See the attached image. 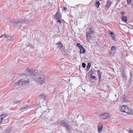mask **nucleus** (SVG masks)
<instances>
[{"label": "nucleus", "mask_w": 133, "mask_h": 133, "mask_svg": "<svg viewBox=\"0 0 133 133\" xmlns=\"http://www.w3.org/2000/svg\"><path fill=\"white\" fill-rule=\"evenodd\" d=\"M95 33L94 29L90 26H89L87 29L86 40L89 42L90 40L94 38V34Z\"/></svg>", "instance_id": "obj_1"}, {"label": "nucleus", "mask_w": 133, "mask_h": 133, "mask_svg": "<svg viewBox=\"0 0 133 133\" xmlns=\"http://www.w3.org/2000/svg\"><path fill=\"white\" fill-rule=\"evenodd\" d=\"M122 77H123L124 78L126 77V76L124 74H122Z\"/></svg>", "instance_id": "obj_35"}, {"label": "nucleus", "mask_w": 133, "mask_h": 133, "mask_svg": "<svg viewBox=\"0 0 133 133\" xmlns=\"http://www.w3.org/2000/svg\"><path fill=\"white\" fill-rule=\"evenodd\" d=\"M61 28H60L59 26H58V30L59 32H61V31H60Z\"/></svg>", "instance_id": "obj_34"}, {"label": "nucleus", "mask_w": 133, "mask_h": 133, "mask_svg": "<svg viewBox=\"0 0 133 133\" xmlns=\"http://www.w3.org/2000/svg\"><path fill=\"white\" fill-rule=\"evenodd\" d=\"M97 73L98 75V77L99 78V80L101 78V72L99 70H98L97 71Z\"/></svg>", "instance_id": "obj_16"}, {"label": "nucleus", "mask_w": 133, "mask_h": 133, "mask_svg": "<svg viewBox=\"0 0 133 133\" xmlns=\"http://www.w3.org/2000/svg\"><path fill=\"white\" fill-rule=\"evenodd\" d=\"M116 47L115 46H112L111 48V50L112 51H114L116 49Z\"/></svg>", "instance_id": "obj_25"}, {"label": "nucleus", "mask_w": 133, "mask_h": 133, "mask_svg": "<svg viewBox=\"0 0 133 133\" xmlns=\"http://www.w3.org/2000/svg\"><path fill=\"white\" fill-rule=\"evenodd\" d=\"M63 9H64V10H66V9H67V8H66V7H64V8H63Z\"/></svg>", "instance_id": "obj_36"}, {"label": "nucleus", "mask_w": 133, "mask_h": 133, "mask_svg": "<svg viewBox=\"0 0 133 133\" xmlns=\"http://www.w3.org/2000/svg\"><path fill=\"white\" fill-rule=\"evenodd\" d=\"M98 131L99 132H100L102 131L103 128V125L101 123L99 124L98 126Z\"/></svg>", "instance_id": "obj_12"}, {"label": "nucleus", "mask_w": 133, "mask_h": 133, "mask_svg": "<svg viewBox=\"0 0 133 133\" xmlns=\"http://www.w3.org/2000/svg\"><path fill=\"white\" fill-rule=\"evenodd\" d=\"M19 101H17V102L16 103H19Z\"/></svg>", "instance_id": "obj_42"}, {"label": "nucleus", "mask_w": 133, "mask_h": 133, "mask_svg": "<svg viewBox=\"0 0 133 133\" xmlns=\"http://www.w3.org/2000/svg\"><path fill=\"white\" fill-rule=\"evenodd\" d=\"M120 110L121 111L126 113L127 114H131L132 113V110L129 109L128 107L125 105H123L120 107Z\"/></svg>", "instance_id": "obj_3"}, {"label": "nucleus", "mask_w": 133, "mask_h": 133, "mask_svg": "<svg viewBox=\"0 0 133 133\" xmlns=\"http://www.w3.org/2000/svg\"><path fill=\"white\" fill-rule=\"evenodd\" d=\"M115 96H116V95H115Z\"/></svg>", "instance_id": "obj_44"}, {"label": "nucleus", "mask_w": 133, "mask_h": 133, "mask_svg": "<svg viewBox=\"0 0 133 133\" xmlns=\"http://www.w3.org/2000/svg\"><path fill=\"white\" fill-rule=\"evenodd\" d=\"M56 45L57 46V48L59 49H61L62 48V44L61 42H59L56 43Z\"/></svg>", "instance_id": "obj_11"}, {"label": "nucleus", "mask_w": 133, "mask_h": 133, "mask_svg": "<svg viewBox=\"0 0 133 133\" xmlns=\"http://www.w3.org/2000/svg\"><path fill=\"white\" fill-rule=\"evenodd\" d=\"M8 35H7L6 34H4L3 35V36L4 38H8Z\"/></svg>", "instance_id": "obj_26"}, {"label": "nucleus", "mask_w": 133, "mask_h": 133, "mask_svg": "<svg viewBox=\"0 0 133 133\" xmlns=\"http://www.w3.org/2000/svg\"><path fill=\"white\" fill-rule=\"evenodd\" d=\"M125 98V95H124L123 96V98H124V99Z\"/></svg>", "instance_id": "obj_39"}, {"label": "nucleus", "mask_w": 133, "mask_h": 133, "mask_svg": "<svg viewBox=\"0 0 133 133\" xmlns=\"http://www.w3.org/2000/svg\"><path fill=\"white\" fill-rule=\"evenodd\" d=\"M34 80L39 84L42 85L45 82L44 77L43 75L36 77L34 78Z\"/></svg>", "instance_id": "obj_2"}, {"label": "nucleus", "mask_w": 133, "mask_h": 133, "mask_svg": "<svg viewBox=\"0 0 133 133\" xmlns=\"http://www.w3.org/2000/svg\"><path fill=\"white\" fill-rule=\"evenodd\" d=\"M40 97L41 99L44 98V100L45 98V95L44 94H43L40 96Z\"/></svg>", "instance_id": "obj_17"}, {"label": "nucleus", "mask_w": 133, "mask_h": 133, "mask_svg": "<svg viewBox=\"0 0 133 133\" xmlns=\"http://www.w3.org/2000/svg\"><path fill=\"white\" fill-rule=\"evenodd\" d=\"M55 18L56 19H61L62 16L60 14L59 11L57 12L55 14Z\"/></svg>", "instance_id": "obj_8"}, {"label": "nucleus", "mask_w": 133, "mask_h": 133, "mask_svg": "<svg viewBox=\"0 0 133 133\" xmlns=\"http://www.w3.org/2000/svg\"><path fill=\"white\" fill-rule=\"evenodd\" d=\"M109 116V114L107 113H104L102 115H99V117L101 119H105Z\"/></svg>", "instance_id": "obj_6"}, {"label": "nucleus", "mask_w": 133, "mask_h": 133, "mask_svg": "<svg viewBox=\"0 0 133 133\" xmlns=\"http://www.w3.org/2000/svg\"><path fill=\"white\" fill-rule=\"evenodd\" d=\"M95 71L94 70H91L89 72V74H90L91 76H92V74H94Z\"/></svg>", "instance_id": "obj_23"}, {"label": "nucleus", "mask_w": 133, "mask_h": 133, "mask_svg": "<svg viewBox=\"0 0 133 133\" xmlns=\"http://www.w3.org/2000/svg\"><path fill=\"white\" fill-rule=\"evenodd\" d=\"M77 46L78 47V48H79V49H81L83 47L79 43H77Z\"/></svg>", "instance_id": "obj_24"}, {"label": "nucleus", "mask_w": 133, "mask_h": 133, "mask_svg": "<svg viewBox=\"0 0 133 133\" xmlns=\"http://www.w3.org/2000/svg\"><path fill=\"white\" fill-rule=\"evenodd\" d=\"M61 125L63 126L64 127L66 128V130H68L69 129V126L70 125H68L67 123L62 122L61 123Z\"/></svg>", "instance_id": "obj_9"}, {"label": "nucleus", "mask_w": 133, "mask_h": 133, "mask_svg": "<svg viewBox=\"0 0 133 133\" xmlns=\"http://www.w3.org/2000/svg\"><path fill=\"white\" fill-rule=\"evenodd\" d=\"M5 119H4H4H1V118H0V124L3 122H3H5Z\"/></svg>", "instance_id": "obj_31"}, {"label": "nucleus", "mask_w": 133, "mask_h": 133, "mask_svg": "<svg viewBox=\"0 0 133 133\" xmlns=\"http://www.w3.org/2000/svg\"><path fill=\"white\" fill-rule=\"evenodd\" d=\"M3 36V35H1L0 36V38H1Z\"/></svg>", "instance_id": "obj_38"}, {"label": "nucleus", "mask_w": 133, "mask_h": 133, "mask_svg": "<svg viewBox=\"0 0 133 133\" xmlns=\"http://www.w3.org/2000/svg\"><path fill=\"white\" fill-rule=\"evenodd\" d=\"M60 19H57L58 20L57 22H59L60 24H61V22L60 20Z\"/></svg>", "instance_id": "obj_30"}, {"label": "nucleus", "mask_w": 133, "mask_h": 133, "mask_svg": "<svg viewBox=\"0 0 133 133\" xmlns=\"http://www.w3.org/2000/svg\"><path fill=\"white\" fill-rule=\"evenodd\" d=\"M81 50L80 51V53L81 54L84 53L85 52V51L83 47L81 49H80Z\"/></svg>", "instance_id": "obj_15"}, {"label": "nucleus", "mask_w": 133, "mask_h": 133, "mask_svg": "<svg viewBox=\"0 0 133 133\" xmlns=\"http://www.w3.org/2000/svg\"><path fill=\"white\" fill-rule=\"evenodd\" d=\"M125 14V12H121V14L122 15H124Z\"/></svg>", "instance_id": "obj_33"}, {"label": "nucleus", "mask_w": 133, "mask_h": 133, "mask_svg": "<svg viewBox=\"0 0 133 133\" xmlns=\"http://www.w3.org/2000/svg\"><path fill=\"white\" fill-rule=\"evenodd\" d=\"M131 6L133 7V3L132 4Z\"/></svg>", "instance_id": "obj_41"}, {"label": "nucleus", "mask_w": 133, "mask_h": 133, "mask_svg": "<svg viewBox=\"0 0 133 133\" xmlns=\"http://www.w3.org/2000/svg\"><path fill=\"white\" fill-rule=\"evenodd\" d=\"M10 22L11 23H12L13 24H14L15 25H18V24L20 23H28L29 22V21L27 19H25L23 20L20 19L16 21H15L12 22L11 21Z\"/></svg>", "instance_id": "obj_4"}, {"label": "nucleus", "mask_w": 133, "mask_h": 133, "mask_svg": "<svg viewBox=\"0 0 133 133\" xmlns=\"http://www.w3.org/2000/svg\"><path fill=\"white\" fill-rule=\"evenodd\" d=\"M110 34H111V37L112 38H113L114 37V34L113 32H111L110 33Z\"/></svg>", "instance_id": "obj_27"}, {"label": "nucleus", "mask_w": 133, "mask_h": 133, "mask_svg": "<svg viewBox=\"0 0 133 133\" xmlns=\"http://www.w3.org/2000/svg\"><path fill=\"white\" fill-rule=\"evenodd\" d=\"M130 133H133V132H132V131L131 130V131H130Z\"/></svg>", "instance_id": "obj_40"}, {"label": "nucleus", "mask_w": 133, "mask_h": 133, "mask_svg": "<svg viewBox=\"0 0 133 133\" xmlns=\"http://www.w3.org/2000/svg\"><path fill=\"white\" fill-rule=\"evenodd\" d=\"M121 71V69L120 68L119 69H118V71Z\"/></svg>", "instance_id": "obj_37"}, {"label": "nucleus", "mask_w": 133, "mask_h": 133, "mask_svg": "<svg viewBox=\"0 0 133 133\" xmlns=\"http://www.w3.org/2000/svg\"><path fill=\"white\" fill-rule=\"evenodd\" d=\"M12 37L9 36L8 35V38H7L6 41H10L12 39Z\"/></svg>", "instance_id": "obj_18"}, {"label": "nucleus", "mask_w": 133, "mask_h": 133, "mask_svg": "<svg viewBox=\"0 0 133 133\" xmlns=\"http://www.w3.org/2000/svg\"><path fill=\"white\" fill-rule=\"evenodd\" d=\"M127 2L129 4H130L131 3V0H127Z\"/></svg>", "instance_id": "obj_29"}, {"label": "nucleus", "mask_w": 133, "mask_h": 133, "mask_svg": "<svg viewBox=\"0 0 133 133\" xmlns=\"http://www.w3.org/2000/svg\"><path fill=\"white\" fill-rule=\"evenodd\" d=\"M122 21L125 22H127V17L126 16H123L122 17Z\"/></svg>", "instance_id": "obj_13"}, {"label": "nucleus", "mask_w": 133, "mask_h": 133, "mask_svg": "<svg viewBox=\"0 0 133 133\" xmlns=\"http://www.w3.org/2000/svg\"><path fill=\"white\" fill-rule=\"evenodd\" d=\"M112 3V2L111 0H108L107 1L106 4L105 6L107 8V9H109Z\"/></svg>", "instance_id": "obj_7"}, {"label": "nucleus", "mask_w": 133, "mask_h": 133, "mask_svg": "<svg viewBox=\"0 0 133 133\" xmlns=\"http://www.w3.org/2000/svg\"><path fill=\"white\" fill-rule=\"evenodd\" d=\"M10 130L9 129H6L3 131L2 133H9Z\"/></svg>", "instance_id": "obj_19"}, {"label": "nucleus", "mask_w": 133, "mask_h": 133, "mask_svg": "<svg viewBox=\"0 0 133 133\" xmlns=\"http://www.w3.org/2000/svg\"><path fill=\"white\" fill-rule=\"evenodd\" d=\"M28 71L29 72V73L30 74V75L33 76H36L37 75V71L35 70L34 71H33V70L31 71V70H29Z\"/></svg>", "instance_id": "obj_10"}, {"label": "nucleus", "mask_w": 133, "mask_h": 133, "mask_svg": "<svg viewBox=\"0 0 133 133\" xmlns=\"http://www.w3.org/2000/svg\"><path fill=\"white\" fill-rule=\"evenodd\" d=\"M86 65V64L85 63H82V66L83 68H84L85 67Z\"/></svg>", "instance_id": "obj_28"}, {"label": "nucleus", "mask_w": 133, "mask_h": 133, "mask_svg": "<svg viewBox=\"0 0 133 133\" xmlns=\"http://www.w3.org/2000/svg\"><path fill=\"white\" fill-rule=\"evenodd\" d=\"M29 107V106H26L25 107H21V108L20 109L21 110H22L23 109H25L26 108H27L28 107Z\"/></svg>", "instance_id": "obj_21"}, {"label": "nucleus", "mask_w": 133, "mask_h": 133, "mask_svg": "<svg viewBox=\"0 0 133 133\" xmlns=\"http://www.w3.org/2000/svg\"><path fill=\"white\" fill-rule=\"evenodd\" d=\"M6 116V115L5 114H2L1 115L0 117V118H1V119H3V118Z\"/></svg>", "instance_id": "obj_22"}, {"label": "nucleus", "mask_w": 133, "mask_h": 133, "mask_svg": "<svg viewBox=\"0 0 133 133\" xmlns=\"http://www.w3.org/2000/svg\"><path fill=\"white\" fill-rule=\"evenodd\" d=\"M100 4L99 2L98 1H96L95 3V5L96 7L98 8L99 7V5Z\"/></svg>", "instance_id": "obj_14"}, {"label": "nucleus", "mask_w": 133, "mask_h": 133, "mask_svg": "<svg viewBox=\"0 0 133 133\" xmlns=\"http://www.w3.org/2000/svg\"><path fill=\"white\" fill-rule=\"evenodd\" d=\"M100 1H102V0H99Z\"/></svg>", "instance_id": "obj_43"}, {"label": "nucleus", "mask_w": 133, "mask_h": 133, "mask_svg": "<svg viewBox=\"0 0 133 133\" xmlns=\"http://www.w3.org/2000/svg\"><path fill=\"white\" fill-rule=\"evenodd\" d=\"M92 78L94 79H95L96 78V77L95 76H92H92H91Z\"/></svg>", "instance_id": "obj_32"}, {"label": "nucleus", "mask_w": 133, "mask_h": 133, "mask_svg": "<svg viewBox=\"0 0 133 133\" xmlns=\"http://www.w3.org/2000/svg\"><path fill=\"white\" fill-rule=\"evenodd\" d=\"M29 83V80L28 79L27 80H25V79H21L19 81L17 84V85L19 86L21 85H27Z\"/></svg>", "instance_id": "obj_5"}, {"label": "nucleus", "mask_w": 133, "mask_h": 133, "mask_svg": "<svg viewBox=\"0 0 133 133\" xmlns=\"http://www.w3.org/2000/svg\"><path fill=\"white\" fill-rule=\"evenodd\" d=\"M91 63L89 62L88 63V66L87 67V71H88L90 67Z\"/></svg>", "instance_id": "obj_20"}]
</instances>
